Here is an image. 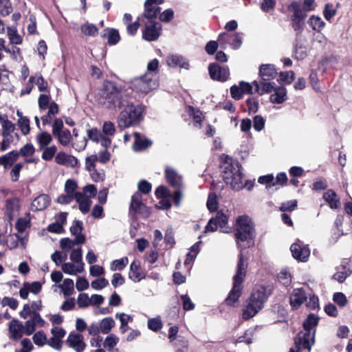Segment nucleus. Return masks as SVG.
Masks as SVG:
<instances>
[{"mask_svg":"<svg viewBox=\"0 0 352 352\" xmlns=\"http://www.w3.org/2000/svg\"><path fill=\"white\" fill-rule=\"evenodd\" d=\"M47 344L52 349L60 351L63 347V342L61 339L52 336L49 340L47 339Z\"/></svg>","mask_w":352,"mask_h":352,"instance_id":"62","label":"nucleus"},{"mask_svg":"<svg viewBox=\"0 0 352 352\" xmlns=\"http://www.w3.org/2000/svg\"><path fill=\"white\" fill-rule=\"evenodd\" d=\"M19 153L16 151H12L0 157V165H3L6 169L11 166L17 160Z\"/></svg>","mask_w":352,"mask_h":352,"instance_id":"29","label":"nucleus"},{"mask_svg":"<svg viewBox=\"0 0 352 352\" xmlns=\"http://www.w3.org/2000/svg\"><path fill=\"white\" fill-rule=\"evenodd\" d=\"M131 98L132 96L127 89L110 81L104 82L96 95L99 104L107 109L116 111L128 106Z\"/></svg>","mask_w":352,"mask_h":352,"instance_id":"1","label":"nucleus"},{"mask_svg":"<svg viewBox=\"0 0 352 352\" xmlns=\"http://www.w3.org/2000/svg\"><path fill=\"white\" fill-rule=\"evenodd\" d=\"M130 89L139 97H143L157 89L159 82L157 76H152L150 73L134 77L129 82Z\"/></svg>","mask_w":352,"mask_h":352,"instance_id":"7","label":"nucleus"},{"mask_svg":"<svg viewBox=\"0 0 352 352\" xmlns=\"http://www.w3.org/2000/svg\"><path fill=\"white\" fill-rule=\"evenodd\" d=\"M144 8H145V10H144V15L146 19H152L156 18L157 14L160 12V7L153 6L150 3H148V4H147V1H145V3H144Z\"/></svg>","mask_w":352,"mask_h":352,"instance_id":"37","label":"nucleus"},{"mask_svg":"<svg viewBox=\"0 0 352 352\" xmlns=\"http://www.w3.org/2000/svg\"><path fill=\"white\" fill-rule=\"evenodd\" d=\"M265 120L261 116H255L253 118L252 126L255 131H261L265 127Z\"/></svg>","mask_w":352,"mask_h":352,"instance_id":"59","label":"nucleus"},{"mask_svg":"<svg viewBox=\"0 0 352 352\" xmlns=\"http://www.w3.org/2000/svg\"><path fill=\"white\" fill-rule=\"evenodd\" d=\"M254 228L251 219L248 216H241L236 219L234 234L240 255L243 250L254 245ZM244 257V256H243Z\"/></svg>","mask_w":352,"mask_h":352,"instance_id":"3","label":"nucleus"},{"mask_svg":"<svg viewBox=\"0 0 352 352\" xmlns=\"http://www.w3.org/2000/svg\"><path fill=\"white\" fill-rule=\"evenodd\" d=\"M36 141L39 150L41 151L52 142V137L48 132L41 131L36 135Z\"/></svg>","mask_w":352,"mask_h":352,"instance_id":"33","label":"nucleus"},{"mask_svg":"<svg viewBox=\"0 0 352 352\" xmlns=\"http://www.w3.org/2000/svg\"><path fill=\"white\" fill-rule=\"evenodd\" d=\"M83 223L81 221L74 220L70 227V232L72 235L78 236L82 234Z\"/></svg>","mask_w":352,"mask_h":352,"instance_id":"58","label":"nucleus"},{"mask_svg":"<svg viewBox=\"0 0 352 352\" xmlns=\"http://www.w3.org/2000/svg\"><path fill=\"white\" fill-rule=\"evenodd\" d=\"M290 250L293 257L301 262H306L310 256V250L307 246L296 243L292 244Z\"/></svg>","mask_w":352,"mask_h":352,"instance_id":"16","label":"nucleus"},{"mask_svg":"<svg viewBox=\"0 0 352 352\" xmlns=\"http://www.w3.org/2000/svg\"><path fill=\"white\" fill-rule=\"evenodd\" d=\"M208 72L212 80L221 82L226 81L230 75L229 69L227 67H221L216 63H212L209 65Z\"/></svg>","mask_w":352,"mask_h":352,"instance_id":"13","label":"nucleus"},{"mask_svg":"<svg viewBox=\"0 0 352 352\" xmlns=\"http://www.w3.org/2000/svg\"><path fill=\"white\" fill-rule=\"evenodd\" d=\"M88 138L96 143H100L104 148H108L111 145L110 138L105 137L97 128H92L87 131Z\"/></svg>","mask_w":352,"mask_h":352,"instance_id":"15","label":"nucleus"},{"mask_svg":"<svg viewBox=\"0 0 352 352\" xmlns=\"http://www.w3.org/2000/svg\"><path fill=\"white\" fill-rule=\"evenodd\" d=\"M188 113L190 116H192L194 126L195 127L199 128L201 126V123L202 121V113L200 111L194 109L192 107L189 106L188 107Z\"/></svg>","mask_w":352,"mask_h":352,"instance_id":"43","label":"nucleus"},{"mask_svg":"<svg viewBox=\"0 0 352 352\" xmlns=\"http://www.w3.org/2000/svg\"><path fill=\"white\" fill-rule=\"evenodd\" d=\"M212 218L216 219L214 220L221 232L230 233L231 232V228L228 226V217L222 211H219L215 217Z\"/></svg>","mask_w":352,"mask_h":352,"instance_id":"28","label":"nucleus"},{"mask_svg":"<svg viewBox=\"0 0 352 352\" xmlns=\"http://www.w3.org/2000/svg\"><path fill=\"white\" fill-rule=\"evenodd\" d=\"M118 116L120 127L128 128L139 124L143 120L144 107L134 104L133 98L128 106L124 107Z\"/></svg>","mask_w":352,"mask_h":352,"instance_id":"6","label":"nucleus"},{"mask_svg":"<svg viewBox=\"0 0 352 352\" xmlns=\"http://www.w3.org/2000/svg\"><path fill=\"white\" fill-rule=\"evenodd\" d=\"M206 205L210 212H214L217 209V197L214 193L209 194Z\"/></svg>","mask_w":352,"mask_h":352,"instance_id":"57","label":"nucleus"},{"mask_svg":"<svg viewBox=\"0 0 352 352\" xmlns=\"http://www.w3.org/2000/svg\"><path fill=\"white\" fill-rule=\"evenodd\" d=\"M116 317L118 318L120 320L121 324L120 329L121 333H124L129 329L128 324L133 320V318L124 313H118L116 314Z\"/></svg>","mask_w":352,"mask_h":352,"instance_id":"38","label":"nucleus"},{"mask_svg":"<svg viewBox=\"0 0 352 352\" xmlns=\"http://www.w3.org/2000/svg\"><path fill=\"white\" fill-rule=\"evenodd\" d=\"M336 272L332 276V279L342 283L352 273V265L348 258H344L336 268Z\"/></svg>","mask_w":352,"mask_h":352,"instance_id":"11","label":"nucleus"},{"mask_svg":"<svg viewBox=\"0 0 352 352\" xmlns=\"http://www.w3.org/2000/svg\"><path fill=\"white\" fill-rule=\"evenodd\" d=\"M133 135L135 140L133 145V148L135 151H142L151 146V142L146 138L144 135L138 132H135Z\"/></svg>","mask_w":352,"mask_h":352,"instance_id":"24","label":"nucleus"},{"mask_svg":"<svg viewBox=\"0 0 352 352\" xmlns=\"http://www.w3.org/2000/svg\"><path fill=\"white\" fill-rule=\"evenodd\" d=\"M17 123L23 135H25L30 133V120L27 117L19 118Z\"/></svg>","mask_w":352,"mask_h":352,"instance_id":"56","label":"nucleus"},{"mask_svg":"<svg viewBox=\"0 0 352 352\" xmlns=\"http://www.w3.org/2000/svg\"><path fill=\"white\" fill-rule=\"evenodd\" d=\"M84 263L75 265L72 263H65L62 265V270L64 273L69 275H76L84 271Z\"/></svg>","mask_w":352,"mask_h":352,"instance_id":"32","label":"nucleus"},{"mask_svg":"<svg viewBox=\"0 0 352 352\" xmlns=\"http://www.w3.org/2000/svg\"><path fill=\"white\" fill-rule=\"evenodd\" d=\"M115 326V321L111 317L103 318L100 323V331L103 334L109 333Z\"/></svg>","mask_w":352,"mask_h":352,"instance_id":"39","label":"nucleus"},{"mask_svg":"<svg viewBox=\"0 0 352 352\" xmlns=\"http://www.w3.org/2000/svg\"><path fill=\"white\" fill-rule=\"evenodd\" d=\"M165 177L167 182L173 188L182 189L184 187L182 176L171 166L165 168Z\"/></svg>","mask_w":352,"mask_h":352,"instance_id":"14","label":"nucleus"},{"mask_svg":"<svg viewBox=\"0 0 352 352\" xmlns=\"http://www.w3.org/2000/svg\"><path fill=\"white\" fill-rule=\"evenodd\" d=\"M85 241V236L84 234H80L75 237L74 240L69 238H64L60 241V246L65 251L67 252L74 248L75 245L83 244Z\"/></svg>","mask_w":352,"mask_h":352,"instance_id":"21","label":"nucleus"},{"mask_svg":"<svg viewBox=\"0 0 352 352\" xmlns=\"http://www.w3.org/2000/svg\"><path fill=\"white\" fill-rule=\"evenodd\" d=\"M25 333L24 326L21 322L16 319H12L9 323L10 338L14 340H19Z\"/></svg>","mask_w":352,"mask_h":352,"instance_id":"19","label":"nucleus"},{"mask_svg":"<svg viewBox=\"0 0 352 352\" xmlns=\"http://www.w3.org/2000/svg\"><path fill=\"white\" fill-rule=\"evenodd\" d=\"M270 294V287H257L248 300V305L243 312V318L248 320L254 317L263 308L265 302Z\"/></svg>","mask_w":352,"mask_h":352,"instance_id":"4","label":"nucleus"},{"mask_svg":"<svg viewBox=\"0 0 352 352\" xmlns=\"http://www.w3.org/2000/svg\"><path fill=\"white\" fill-rule=\"evenodd\" d=\"M75 200L78 204L79 210L82 212V213L86 214L89 211L91 205V201L88 195H85L81 192H78L76 195Z\"/></svg>","mask_w":352,"mask_h":352,"instance_id":"26","label":"nucleus"},{"mask_svg":"<svg viewBox=\"0 0 352 352\" xmlns=\"http://www.w3.org/2000/svg\"><path fill=\"white\" fill-rule=\"evenodd\" d=\"M225 182L234 190L243 188L242 167L238 161L226 155L221 165Z\"/></svg>","mask_w":352,"mask_h":352,"instance_id":"2","label":"nucleus"},{"mask_svg":"<svg viewBox=\"0 0 352 352\" xmlns=\"http://www.w3.org/2000/svg\"><path fill=\"white\" fill-rule=\"evenodd\" d=\"M41 151H43V153L41 155L42 159L45 161H50L55 155L57 151V148L55 145H53L51 146H46Z\"/></svg>","mask_w":352,"mask_h":352,"instance_id":"47","label":"nucleus"},{"mask_svg":"<svg viewBox=\"0 0 352 352\" xmlns=\"http://www.w3.org/2000/svg\"><path fill=\"white\" fill-rule=\"evenodd\" d=\"M77 304L80 308L87 307L90 304V298L87 294L81 293L77 298Z\"/></svg>","mask_w":352,"mask_h":352,"instance_id":"60","label":"nucleus"},{"mask_svg":"<svg viewBox=\"0 0 352 352\" xmlns=\"http://www.w3.org/2000/svg\"><path fill=\"white\" fill-rule=\"evenodd\" d=\"M267 81H261L257 82L256 80L253 81V85H254V92H257L261 95L264 94L265 93H271L274 91L276 87V83L274 82H268Z\"/></svg>","mask_w":352,"mask_h":352,"instance_id":"23","label":"nucleus"},{"mask_svg":"<svg viewBox=\"0 0 352 352\" xmlns=\"http://www.w3.org/2000/svg\"><path fill=\"white\" fill-rule=\"evenodd\" d=\"M129 277L133 282H139L144 278V276L141 271L140 264L135 261H133L130 265Z\"/></svg>","mask_w":352,"mask_h":352,"instance_id":"30","label":"nucleus"},{"mask_svg":"<svg viewBox=\"0 0 352 352\" xmlns=\"http://www.w3.org/2000/svg\"><path fill=\"white\" fill-rule=\"evenodd\" d=\"M162 26L159 23L148 21L145 24L143 38L148 41H155L161 34Z\"/></svg>","mask_w":352,"mask_h":352,"instance_id":"12","label":"nucleus"},{"mask_svg":"<svg viewBox=\"0 0 352 352\" xmlns=\"http://www.w3.org/2000/svg\"><path fill=\"white\" fill-rule=\"evenodd\" d=\"M318 322V318L314 314H309L305 321L303 323V327L305 331H314V329L317 325Z\"/></svg>","mask_w":352,"mask_h":352,"instance_id":"42","label":"nucleus"},{"mask_svg":"<svg viewBox=\"0 0 352 352\" xmlns=\"http://www.w3.org/2000/svg\"><path fill=\"white\" fill-rule=\"evenodd\" d=\"M138 213L145 217L148 214V208L142 203V197L140 192H136L133 195L130 204V214L135 217Z\"/></svg>","mask_w":352,"mask_h":352,"instance_id":"9","label":"nucleus"},{"mask_svg":"<svg viewBox=\"0 0 352 352\" xmlns=\"http://www.w3.org/2000/svg\"><path fill=\"white\" fill-rule=\"evenodd\" d=\"M50 203V198L47 195L43 194L35 198L32 204V210H43L45 209Z\"/></svg>","mask_w":352,"mask_h":352,"instance_id":"25","label":"nucleus"},{"mask_svg":"<svg viewBox=\"0 0 352 352\" xmlns=\"http://www.w3.org/2000/svg\"><path fill=\"white\" fill-rule=\"evenodd\" d=\"M59 287L65 296H70L74 292V281L71 278H65Z\"/></svg>","mask_w":352,"mask_h":352,"instance_id":"44","label":"nucleus"},{"mask_svg":"<svg viewBox=\"0 0 352 352\" xmlns=\"http://www.w3.org/2000/svg\"><path fill=\"white\" fill-rule=\"evenodd\" d=\"M247 267V261L245 260L241 254L237 264L236 273L233 277L232 288L225 300L228 305L234 306L241 296L243 288L242 283L246 275Z\"/></svg>","mask_w":352,"mask_h":352,"instance_id":"5","label":"nucleus"},{"mask_svg":"<svg viewBox=\"0 0 352 352\" xmlns=\"http://www.w3.org/2000/svg\"><path fill=\"white\" fill-rule=\"evenodd\" d=\"M278 281L284 285H289L292 282V276L290 273L284 269L278 274Z\"/></svg>","mask_w":352,"mask_h":352,"instance_id":"54","label":"nucleus"},{"mask_svg":"<svg viewBox=\"0 0 352 352\" xmlns=\"http://www.w3.org/2000/svg\"><path fill=\"white\" fill-rule=\"evenodd\" d=\"M57 138L58 142L63 146H67L72 141V135L69 129H65V130L58 133L54 135Z\"/></svg>","mask_w":352,"mask_h":352,"instance_id":"36","label":"nucleus"},{"mask_svg":"<svg viewBox=\"0 0 352 352\" xmlns=\"http://www.w3.org/2000/svg\"><path fill=\"white\" fill-rule=\"evenodd\" d=\"M315 331H305L302 336L299 335L298 342L304 349L310 350L314 342Z\"/></svg>","mask_w":352,"mask_h":352,"instance_id":"31","label":"nucleus"},{"mask_svg":"<svg viewBox=\"0 0 352 352\" xmlns=\"http://www.w3.org/2000/svg\"><path fill=\"white\" fill-rule=\"evenodd\" d=\"M55 161L58 164L72 168L77 166L78 163L76 157L65 152L58 153L55 156Z\"/></svg>","mask_w":352,"mask_h":352,"instance_id":"17","label":"nucleus"},{"mask_svg":"<svg viewBox=\"0 0 352 352\" xmlns=\"http://www.w3.org/2000/svg\"><path fill=\"white\" fill-rule=\"evenodd\" d=\"M8 35L12 43L16 45L21 44L23 39L16 30L9 28L8 29Z\"/></svg>","mask_w":352,"mask_h":352,"instance_id":"53","label":"nucleus"},{"mask_svg":"<svg viewBox=\"0 0 352 352\" xmlns=\"http://www.w3.org/2000/svg\"><path fill=\"white\" fill-rule=\"evenodd\" d=\"M81 31L86 36H94L98 34V30L94 24L86 23L81 26Z\"/></svg>","mask_w":352,"mask_h":352,"instance_id":"52","label":"nucleus"},{"mask_svg":"<svg viewBox=\"0 0 352 352\" xmlns=\"http://www.w3.org/2000/svg\"><path fill=\"white\" fill-rule=\"evenodd\" d=\"M308 24L315 31H320L324 27V22L322 19L318 16L312 15L307 21Z\"/></svg>","mask_w":352,"mask_h":352,"instance_id":"40","label":"nucleus"},{"mask_svg":"<svg viewBox=\"0 0 352 352\" xmlns=\"http://www.w3.org/2000/svg\"><path fill=\"white\" fill-rule=\"evenodd\" d=\"M109 285V281L104 278H100L93 280L91 283V287L96 290H100Z\"/></svg>","mask_w":352,"mask_h":352,"instance_id":"63","label":"nucleus"},{"mask_svg":"<svg viewBox=\"0 0 352 352\" xmlns=\"http://www.w3.org/2000/svg\"><path fill=\"white\" fill-rule=\"evenodd\" d=\"M218 41L220 47L223 49H226L228 46H230L233 50H237L242 45L243 35L239 32L234 34L222 32L218 36Z\"/></svg>","mask_w":352,"mask_h":352,"instance_id":"8","label":"nucleus"},{"mask_svg":"<svg viewBox=\"0 0 352 352\" xmlns=\"http://www.w3.org/2000/svg\"><path fill=\"white\" fill-rule=\"evenodd\" d=\"M162 327L160 318H151L148 320V328L153 331H157Z\"/></svg>","mask_w":352,"mask_h":352,"instance_id":"61","label":"nucleus"},{"mask_svg":"<svg viewBox=\"0 0 352 352\" xmlns=\"http://www.w3.org/2000/svg\"><path fill=\"white\" fill-rule=\"evenodd\" d=\"M166 63L168 66L175 67H179L186 69H189L190 64L188 60L179 55L173 54L166 57Z\"/></svg>","mask_w":352,"mask_h":352,"instance_id":"20","label":"nucleus"},{"mask_svg":"<svg viewBox=\"0 0 352 352\" xmlns=\"http://www.w3.org/2000/svg\"><path fill=\"white\" fill-rule=\"evenodd\" d=\"M288 10L293 12L291 16L300 18H306L307 16V12L303 9L299 1H292L288 6Z\"/></svg>","mask_w":352,"mask_h":352,"instance_id":"35","label":"nucleus"},{"mask_svg":"<svg viewBox=\"0 0 352 352\" xmlns=\"http://www.w3.org/2000/svg\"><path fill=\"white\" fill-rule=\"evenodd\" d=\"M129 262L127 257H122L120 259H116L111 263L110 270L112 272L121 271L125 268Z\"/></svg>","mask_w":352,"mask_h":352,"instance_id":"41","label":"nucleus"},{"mask_svg":"<svg viewBox=\"0 0 352 352\" xmlns=\"http://www.w3.org/2000/svg\"><path fill=\"white\" fill-rule=\"evenodd\" d=\"M270 96V101L274 104H281L287 100V90L283 86L276 87Z\"/></svg>","mask_w":352,"mask_h":352,"instance_id":"27","label":"nucleus"},{"mask_svg":"<svg viewBox=\"0 0 352 352\" xmlns=\"http://www.w3.org/2000/svg\"><path fill=\"white\" fill-rule=\"evenodd\" d=\"M65 342L67 346L75 352H84L87 346L83 336L74 331L68 335Z\"/></svg>","mask_w":352,"mask_h":352,"instance_id":"10","label":"nucleus"},{"mask_svg":"<svg viewBox=\"0 0 352 352\" xmlns=\"http://www.w3.org/2000/svg\"><path fill=\"white\" fill-rule=\"evenodd\" d=\"M34 343L38 346H43L47 344V338L46 334L43 331H39L35 333L32 337Z\"/></svg>","mask_w":352,"mask_h":352,"instance_id":"46","label":"nucleus"},{"mask_svg":"<svg viewBox=\"0 0 352 352\" xmlns=\"http://www.w3.org/2000/svg\"><path fill=\"white\" fill-rule=\"evenodd\" d=\"M15 129L14 124L8 120H3L2 124V136H12L11 134Z\"/></svg>","mask_w":352,"mask_h":352,"instance_id":"48","label":"nucleus"},{"mask_svg":"<svg viewBox=\"0 0 352 352\" xmlns=\"http://www.w3.org/2000/svg\"><path fill=\"white\" fill-rule=\"evenodd\" d=\"M287 181V175L285 173H280L276 175V181L273 182L271 184L266 186L267 188H271L272 186L276 187V189L280 188V187L283 186L285 184H286Z\"/></svg>","mask_w":352,"mask_h":352,"instance_id":"50","label":"nucleus"},{"mask_svg":"<svg viewBox=\"0 0 352 352\" xmlns=\"http://www.w3.org/2000/svg\"><path fill=\"white\" fill-rule=\"evenodd\" d=\"M119 342V338L114 334L109 335L104 340L103 346L107 350L112 349Z\"/></svg>","mask_w":352,"mask_h":352,"instance_id":"51","label":"nucleus"},{"mask_svg":"<svg viewBox=\"0 0 352 352\" xmlns=\"http://www.w3.org/2000/svg\"><path fill=\"white\" fill-rule=\"evenodd\" d=\"M78 184L76 181L73 179H67L64 186L65 192L73 195L76 198V195L78 192H76Z\"/></svg>","mask_w":352,"mask_h":352,"instance_id":"45","label":"nucleus"},{"mask_svg":"<svg viewBox=\"0 0 352 352\" xmlns=\"http://www.w3.org/2000/svg\"><path fill=\"white\" fill-rule=\"evenodd\" d=\"M307 296L302 288H296L290 296V304L294 309H298L307 300Z\"/></svg>","mask_w":352,"mask_h":352,"instance_id":"18","label":"nucleus"},{"mask_svg":"<svg viewBox=\"0 0 352 352\" xmlns=\"http://www.w3.org/2000/svg\"><path fill=\"white\" fill-rule=\"evenodd\" d=\"M102 129V134L105 137L109 138L110 136H113L116 133L115 125L113 122L110 121L104 122L103 123Z\"/></svg>","mask_w":352,"mask_h":352,"instance_id":"49","label":"nucleus"},{"mask_svg":"<svg viewBox=\"0 0 352 352\" xmlns=\"http://www.w3.org/2000/svg\"><path fill=\"white\" fill-rule=\"evenodd\" d=\"M12 11V7L9 0H0V14L1 16H7Z\"/></svg>","mask_w":352,"mask_h":352,"instance_id":"55","label":"nucleus"},{"mask_svg":"<svg viewBox=\"0 0 352 352\" xmlns=\"http://www.w3.org/2000/svg\"><path fill=\"white\" fill-rule=\"evenodd\" d=\"M324 199L329 204L332 209H337L340 206V200L334 190H328L323 195Z\"/></svg>","mask_w":352,"mask_h":352,"instance_id":"34","label":"nucleus"},{"mask_svg":"<svg viewBox=\"0 0 352 352\" xmlns=\"http://www.w3.org/2000/svg\"><path fill=\"white\" fill-rule=\"evenodd\" d=\"M336 14V10L334 8L333 4L327 3L325 5L323 10L324 17L330 21Z\"/></svg>","mask_w":352,"mask_h":352,"instance_id":"64","label":"nucleus"},{"mask_svg":"<svg viewBox=\"0 0 352 352\" xmlns=\"http://www.w3.org/2000/svg\"><path fill=\"white\" fill-rule=\"evenodd\" d=\"M259 74L263 80L267 81L276 76L277 70L274 65L263 64L259 67Z\"/></svg>","mask_w":352,"mask_h":352,"instance_id":"22","label":"nucleus"}]
</instances>
